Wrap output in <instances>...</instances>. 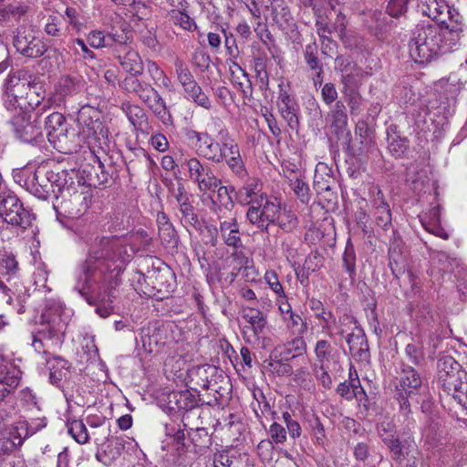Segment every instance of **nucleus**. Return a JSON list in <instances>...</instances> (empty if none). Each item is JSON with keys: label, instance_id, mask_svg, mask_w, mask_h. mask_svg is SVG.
Returning <instances> with one entry per match:
<instances>
[{"label": "nucleus", "instance_id": "nucleus-1", "mask_svg": "<svg viewBox=\"0 0 467 467\" xmlns=\"http://www.w3.org/2000/svg\"><path fill=\"white\" fill-rule=\"evenodd\" d=\"M130 254L122 240L117 236H98L80 268L74 290L89 305H96V313L108 317L114 310L112 290L120 284V275Z\"/></svg>", "mask_w": 467, "mask_h": 467}, {"label": "nucleus", "instance_id": "nucleus-2", "mask_svg": "<svg viewBox=\"0 0 467 467\" xmlns=\"http://www.w3.org/2000/svg\"><path fill=\"white\" fill-rule=\"evenodd\" d=\"M68 311L58 302L49 304L32 332L31 346L38 354L47 355L50 345L61 344L69 321Z\"/></svg>", "mask_w": 467, "mask_h": 467}, {"label": "nucleus", "instance_id": "nucleus-3", "mask_svg": "<svg viewBox=\"0 0 467 467\" xmlns=\"http://www.w3.org/2000/svg\"><path fill=\"white\" fill-rule=\"evenodd\" d=\"M451 51L453 49L443 37L442 30L431 24L418 25L409 42L410 57L420 64L427 63L441 54Z\"/></svg>", "mask_w": 467, "mask_h": 467}, {"label": "nucleus", "instance_id": "nucleus-4", "mask_svg": "<svg viewBox=\"0 0 467 467\" xmlns=\"http://www.w3.org/2000/svg\"><path fill=\"white\" fill-rule=\"evenodd\" d=\"M138 76H128L119 84L129 94H134L152 113L168 125L171 122V115L166 102L151 84L140 80Z\"/></svg>", "mask_w": 467, "mask_h": 467}, {"label": "nucleus", "instance_id": "nucleus-5", "mask_svg": "<svg viewBox=\"0 0 467 467\" xmlns=\"http://www.w3.org/2000/svg\"><path fill=\"white\" fill-rule=\"evenodd\" d=\"M41 86L36 82V79L32 77H27L26 73L18 71L10 74L5 79V95L9 99H14L15 102L10 99V102L5 101L6 108L15 109V103L17 102L18 99H27V103L30 107L38 106L40 99L44 97L40 95L39 90Z\"/></svg>", "mask_w": 467, "mask_h": 467}, {"label": "nucleus", "instance_id": "nucleus-6", "mask_svg": "<svg viewBox=\"0 0 467 467\" xmlns=\"http://www.w3.org/2000/svg\"><path fill=\"white\" fill-rule=\"evenodd\" d=\"M0 216L13 226L25 230L31 226L34 214L26 207L19 198L12 192H0Z\"/></svg>", "mask_w": 467, "mask_h": 467}, {"label": "nucleus", "instance_id": "nucleus-7", "mask_svg": "<svg viewBox=\"0 0 467 467\" xmlns=\"http://www.w3.org/2000/svg\"><path fill=\"white\" fill-rule=\"evenodd\" d=\"M79 127L88 138L93 139L103 149L109 143V130L100 120V112L94 107L85 105L80 108L77 118Z\"/></svg>", "mask_w": 467, "mask_h": 467}, {"label": "nucleus", "instance_id": "nucleus-8", "mask_svg": "<svg viewBox=\"0 0 467 467\" xmlns=\"http://www.w3.org/2000/svg\"><path fill=\"white\" fill-rule=\"evenodd\" d=\"M279 202L261 193L246 211V219L261 232L268 234L269 226L274 223L278 212Z\"/></svg>", "mask_w": 467, "mask_h": 467}, {"label": "nucleus", "instance_id": "nucleus-9", "mask_svg": "<svg viewBox=\"0 0 467 467\" xmlns=\"http://www.w3.org/2000/svg\"><path fill=\"white\" fill-rule=\"evenodd\" d=\"M32 115L23 110L22 107H15V114L9 124L17 139L23 142H33L42 136L40 120H32Z\"/></svg>", "mask_w": 467, "mask_h": 467}, {"label": "nucleus", "instance_id": "nucleus-10", "mask_svg": "<svg viewBox=\"0 0 467 467\" xmlns=\"http://www.w3.org/2000/svg\"><path fill=\"white\" fill-rule=\"evenodd\" d=\"M182 167L188 171V177L198 185L202 192L214 191L221 183L208 164H203L196 157L186 160Z\"/></svg>", "mask_w": 467, "mask_h": 467}, {"label": "nucleus", "instance_id": "nucleus-11", "mask_svg": "<svg viewBox=\"0 0 467 467\" xmlns=\"http://www.w3.org/2000/svg\"><path fill=\"white\" fill-rule=\"evenodd\" d=\"M219 135L221 136L219 150V153H221V162L225 161L234 174L241 179L244 178L247 175V171L241 158L237 143L229 136L227 130H221Z\"/></svg>", "mask_w": 467, "mask_h": 467}, {"label": "nucleus", "instance_id": "nucleus-12", "mask_svg": "<svg viewBox=\"0 0 467 467\" xmlns=\"http://www.w3.org/2000/svg\"><path fill=\"white\" fill-rule=\"evenodd\" d=\"M442 30V36L449 43L450 47L454 50L460 46V40L466 26L462 21V16L459 12L449 7L448 16H445L444 22H438Z\"/></svg>", "mask_w": 467, "mask_h": 467}, {"label": "nucleus", "instance_id": "nucleus-13", "mask_svg": "<svg viewBox=\"0 0 467 467\" xmlns=\"http://www.w3.org/2000/svg\"><path fill=\"white\" fill-rule=\"evenodd\" d=\"M219 223L220 237L223 244L234 249L243 247L240 224L234 213L216 216Z\"/></svg>", "mask_w": 467, "mask_h": 467}, {"label": "nucleus", "instance_id": "nucleus-14", "mask_svg": "<svg viewBox=\"0 0 467 467\" xmlns=\"http://www.w3.org/2000/svg\"><path fill=\"white\" fill-rule=\"evenodd\" d=\"M397 379L396 389L400 397L410 398L421 393L422 379L412 367L404 366Z\"/></svg>", "mask_w": 467, "mask_h": 467}, {"label": "nucleus", "instance_id": "nucleus-15", "mask_svg": "<svg viewBox=\"0 0 467 467\" xmlns=\"http://www.w3.org/2000/svg\"><path fill=\"white\" fill-rule=\"evenodd\" d=\"M27 437V421H18L16 425L0 431V450L3 452H11L22 445Z\"/></svg>", "mask_w": 467, "mask_h": 467}, {"label": "nucleus", "instance_id": "nucleus-16", "mask_svg": "<svg viewBox=\"0 0 467 467\" xmlns=\"http://www.w3.org/2000/svg\"><path fill=\"white\" fill-rule=\"evenodd\" d=\"M16 51L26 57H39L47 51L46 44L32 34L26 35L20 30L14 37Z\"/></svg>", "mask_w": 467, "mask_h": 467}, {"label": "nucleus", "instance_id": "nucleus-17", "mask_svg": "<svg viewBox=\"0 0 467 467\" xmlns=\"http://www.w3.org/2000/svg\"><path fill=\"white\" fill-rule=\"evenodd\" d=\"M278 87L279 93L277 97V106L279 112L292 130H297L299 126V119L297 116L299 106L282 84Z\"/></svg>", "mask_w": 467, "mask_h": 467}, {"label": "nucleus", "instance_id": "nucleus-18", "mask_svg": "<svg viewBox=\"0 0 467 467\" xmlns=\"http://www.w3.org/2000/svg\"><path fill=\"white\" fill-rule=\"evenodd\" d=\"M443 390L458 404L467 409V381H462L459 373H445L440 377Z\"/></svg>", "mask_w": 467, "mask_h": 467}, {"label": "nucleus", "instance_id": "nucleus-19", "mask_svg": "<svg viewBox=\"0 0 467 467\" xmlns=\"http://www.w3.org/2000/svg\"><path fill=\"white\" fill-rule=\"evenodd\" d=\"M26 191L39 199L46 200L51 195V184L48 182L47 166L38 167L25 180Z\"/></svg>", "mask_w": 467, "mask_h": 467}, {"label": "nucleus", "instance_id": "nucleus-20", "mask_svg": "<svg viewBox=\"0 0 467 467\" xmlns=\"http://www.w3.org/2000/svg\"><path fill=\"white\" fill-rule=\"evenodd\" d=\"M45 130L50 143L66 142L68 128L65 117L59 112L49 114L45 119Z\"/></svg>", "mask_w": 467, "mask_h": 467}, {"label": "nucleus", "instance_id": "nucleus-21", "mask_svg": "<svg viewBox=\"0 0 467 467\" xmlns=\"http://www.w3.org/2000/svg\"><path fill=\"white\" fill-rule=\"evenodd\" d=\"M317 32L319 37L322 39L323 44L325 41L332 44L331 34L337 33L340 37L345 34L347 26V18L339 11L337 15L336 20L333 25H330L327 18L322 16H317L316 20Z\"/></svg>", "mask_w": 467, "mask_h": 467}, {"label": "nucleus", "instance_id": "nucleus-22", "mask_svg": "<svg viewBox=\"0 0 467 467\" xmlns=\"http://www.w3.org/2000/svg\"><path fill=\"white\" fill-rule=\"evenodd\" d=\"M272 20L282 31L293 30L296 26L293 16L285 0H270Z\"/></svg>", "mask_w": 467, "mask_h": 467}, {"label": "nucleus", "instance_id": "nucleus-23", "mask_svg": "<svg viewBox=\"0 0 467 467\" xmlns=\"http://www.w3.org/2000/svg\"><path fill=\"white\" fill-rule=\"evenodd\" d=\"M21 370L15 365L5 366L0 371V402L18 387Z\"/></svg>", "mask_w": 467, "mask_h": 467}, {"label": "nucleus", "instance_id": "nucleus-24", "mask_svg": "<svg viewBox=\"0 0 467 467\" xmlns=\"http://www.w3.org/2000/svg\"><path fill=\"white\" fill-rule=\"evenodd\" d=\"M370 192L373 196L372 202L375 210L374 216L376 223L379 226L387 228L391 224L392 220L389 205L385 201L383 192L379 187H373Z\"/></svg>", "mask_w": 467, "mask_h": 467}, {"label": "nucleus", "instance_id": "nucleus-25", "mask_svg": "<svg viewBox=\"0 0 467 467\" xmlns=\"http://www.w3.org/2000/svg\"><path fill=\"white\" fill-rule=\"evenodd\" d=\"M417 7L422 16L438 23L445 21L450 6L445 0H420Z\"/></svg>", "mask_w": 467, "mask_h": 467}, {"label": "nucleus", "instance_id": "nucleus-26", "mask_svg": "<svg viewBox=\"0 0 467 467\" xmlns=\"http://www.w3.org/2000/svg\"><path fill=\"white\" fill-rule=\"evenodd\" d=\"M316 363L314 366H321L322 368H329L332 363L337 361V350L327 339H318L314 346Z\"/></svg>", "mask_w": 467, "mask_h": 467}, {"label": "nucleus", "instance_id": "nucleus-27", "mask_svg": "<svg viewBox=\"0 0 467 467\" xmlns=\"http://www.w3.org/2000/svg\"><path fill=\"white\" fill-rule=\"evenodd\" d=\"M351 356L357 360H367L368 358V345L363 330L356 327L346 337Z\"/></svg>", "mask_w": 467, "mask_h": 467}, {"label": "nucleus", "instance_id": "nucleus-28", "mask_svg": "<svg viewBox=\"0 0 467 467\" xmlns=\"http://www.w3.org/2000/svg\"><path fill=\"white\" fill-rule=\"evenodd\" d=\"M306 350L307 346L303 336H296L291 340L275 348V351L279 354L281 359L285 361L304 357L306 354Z\"/></svg>", "mask_w": 467, "mask_h": 467}, {"label": "nucleus", "instance_id": "nucleus-29", "mask_svg": "<svg viewBox=\"0 0 467 467\" xmlns=\"http://www.w3.org/2000/svg\"><path fill=\"white\" fill-rule=\"evenodd\" d=\"M28 5L16 2L0 5V26H12L26 15Z\"/></svg>", "mask_w": 467, "mask_h": 467}, {"label": "nucleus", "instance_id": "nucleus-30", "mask_svg": "<svg viewBox=\"0 0 467 467\" xmlns=\"http://www.w3.org/2000/svg\"><path fill=\"white\" fill-rule=\"evenodd\" d=\"M123 52L124 54H119L117 58L124 71L130 76H140L143 73L144 67L140 54L130 47H124Z\"/></svg>", "mask_w": 467, "mask_h": 467}, {"label": "nucleus", "instance_id": "nucleus-31", "mask_svg": "<svg viewBox=\"0 0 467 467\" xmlns=\"http://www.w3.org/2000/svg\"><path fill=\"white\" fill-rule=\"evenodd\" d=\"M217 193L213 198L211 211L215 216H221L222 214H232L234 213L233 208L234 202L229 194V190L225 186H217Z\"/></svg>", "mask_w": 467, "mask_h": 467}, {"label": "nucleus", "instance_id": "nucleus-32", "mask_svg": "<svg viewBox=\"0 0 467 467\" xmlns=\"http://www.w3.org/2000/svg\"><path fill=\"white\" fill-rule=\"evenodd\" d=\"M18 272V263L15 256L4 250H0V288L5 291L6 285L5 281L16 275Z\"/></svg>", "mask_w": 467, "mask_h": 467}, {"label": "nucleus", "instance_id": "nucleus-33", "mask_svg": "<svg viewBox=\"0 0 467 467\" xmlns=\"http://www.w3.org/2000/svg\"><path fill=\"white\" fill-rule=\"evenodd\" d=\"M187 8L171 9L167 13V17L173 26L183 31L192 33L198 28V26L194 18L189 16Z\"/></svg>", "mask_w": 467, "mask_h": 467}, {"label": "nucleus", "instance_id": "nucleus-34", "mask_svg": "<svg viewBox=\"0 0 467 467\" xmlns=\"http://www.w3.org/2000/svg\"><path fill=\"white\" fill-rule=\"evenodd\" d=\"M243 318L249 324L254 335L257 337L264 333L267 324L266 316L259 309L246 307L243 310Z\"/></svg>", "mask_w": 467, "mask_h": 467}, {"label": "nucleus", "instance_id": "nucleus-35", "mask_svg": "<svg viewBox=\"0 0 467 467\" xmlns=\"http://www.w3.org/2000/svg\"><path fill=\"white\" fill-rule=\"evenodd\" d=\"M383 442L391 452L392 460L398 464H401L407 456L411 452L412 445L406 441L401 442L398 437H384Z\"/></svg>", "mask_w": 467, "mask_h": 467}, {"label": "nucleus", "instance_id": "nucleus-36", "mask_svg": "<svg viewBox=\"0 0 467 467\" xmlns=\"http://www.w3.org/2000/svg\"><path fill=\"white\" fill-rule=\"evenodd\" d=\"M175 73L177 80L182 85L185 96L192 91L199 84L194 79L193 75L185 62L181 58H176L174 61Z\"/></svg>", "mask_w": 467, "mask_h": 467}, {"label": "nucleus", "instance_id": "nucleus-37", "mask_svg": "<svg viewBox=\"0 0 467 467\" xmlns=\"http://www.w3.org/2000/svg\"><path fill=\"white\" fill-rule=\"evenodd\" d=\"M48 182L51 184V195L58 199L59 196L65 197L69 194V188L67 186V172L61 171L55 172L47 167Z\"/></svg>", "mask_w": 467, "mask_h": 467}, {"label": "nucleus", "instance_id": "nucleus-38", "mask_svg": "<svg viewBox=\"0 0 467 467\" xmlns=\"http://www.w3.org/2000/svg\"><path fill=\"white\" fill-rule=\"evenodd\" d=\"M121 109L135 130H142L148 122L143 108L130 102L123 103Z\"/></svg>", "mask_w": 467, "mask_h": 467}, {"label": "nucleus", "instance_id": "nucleus-39", "mask_svg": "<svg viewBox=\"0 0 467 467\" xmlns=\"http://www.w3.org/2000/svg\"><path fill=\"white\" fill-rule=\"evenodd\" d=\"M157 224L161 241L167 244H175L176 232L165 213L159 212L157 213Z\"/></svg>", "mask_w": 467, "mask_h": 467}, {"label": "nucleus", "instance_id": "nucleus-40", "mask_svg": "<svg viewBox=\"0 0 467 467\" xmlns=\"http://www.w3.org/2000/svg\"><path fill=\"white\" fill-rule=\"evenodd\" d=\"M273 224L277 225L284 232L290 233L297 227L298 220L293 211L282 208L279 204Z\"/></svg>", "mask_w": 467, "mask_h": 467}, {"label": "nucleus", "instance_id": "nucleus-41", "mask_svg": "<svg viewBox=\"0 0 467 467\" xmlns=\"http://www.w3.org/2000/svg\"><path fill=\"white\" fill-rule=\"evenodd\" d=\"M231 70L234 84L243 93L244 97H250L252 95V85L248 74L236 63H234Z\"/></svg>", "mask_w": 467, "mask_h": 467}, {"label": "nucleus", "instance_id": "nucleus-42", "mask_svg": "<svg viewBox=\"0 0 467 467\" xmlns=\"http://www.w3.org/2000/svg\"><path fill=\"white\" fill-rule=\"evenodd\" d=\"M182 133L188 145L194 149L197 154L201 151V149L206 147L205 144L211 138V135L207 131L201 132L192 128H184Z\"/></svg>", "mask_w": 467, "mask_h": 467}, {"label": "nucleus", "instance_id": "nucleus-43", "mask_svg": "<svg viewBox=\"0 0 467 467\" xmlns=\"http://www.w3.org/2000/svg\"><path fill=\"white\" fill-rule=\"evenodd\" d=\"M230 258L234 263L233 271H235L236 275L239 274L242 270L246 272V276L255 274V271L253 267V260L248 257L240 248L234 249V251L231 254Z\"/></svg>", "mask_w": 467, "mask_h": 467}, {"label": "nucleus", "instance_id": "nucleus-44", "mask_svg": "<svg viewBox=\"0 0 467 467\" xmlns=\"http://www.w3.org/2000/svg\"><path fill=\"white\" fill-rule=\"evenodd\" d=\"M68 434L78 443L86 444L89 441V435L85 423L81 420H67Z\"/></svg>", "mask_w": 467, "mask_h": 467}, {"label": "nucleus", "instance_id": "nucleus-45", "mask_svg": "<svg viewBox=\"0 0 467 467\" xmlns=\"http://www.w3.org/2000/svg\"><path fill=\"white\" fill-rule=\"evenodd\" d=\"M424 446L427 450H435L441 448L444 444V437L436 426H429L422 434Z\"/></svg>", "mask_w": 467, "mask_h": 467}, {"label": "nucleus", "instance_id": "nucleus-46", "mask_svg": "<svg viewBox=\"0 0 467 467\" xmlns=\"http://www.w3.org/2000/svg\"><path fill=\"white\" fill-rule=\"evenodd\" d=\"M331 126L337 132H342L348 124L346 107L342 101H337L330 113Z\"/></svg>", "mask_w": 467, "mask_h": 467}, {"label": "nucleus", "instance_id": "nucleus-47", "mask_svg": "<svg viewBox=\"0 0 467 467\" xmlns=\"http://www.w3.org/2000/svg\"><path fill=\"white\" fill-rule=\"evenodd\" d=\"M179 210L182 213L181 221L182 223L186 227H192L196 231L202 230V223L199 220L197 214L194 212V208L192 203H188L185 205H182L179 207ZM190 233V230L187 229Z\"/></svg>", "mask_w": 467, "mask_h": 467}, {"label": "nucleus", "instance_id": "nucleus-48", "mask_svg": "<svg viewBox=\"0 0 467 467\" xmlns=\"http://www.w3.org/2000/svg\"><path fill=\"white\" fill-rule=\"evenodd\" d=\"M69 50L79 58L84 60H92L95 58V53L88 47V42L82 38H73L68 43Z\"/></svg>", "mask_w": 467, "mask_h": 467}, {"label": "nucleus", "instance_id": "nucleus-49", "mask_svg": "<svg viewBox=\"0 0 467 467\" xmlns=\"http://www.w3.org/2000/svg\"><path fill=\"white\" fill-rule=\"evenodd\" d=\"M179 410H190L198 406V399L190 390L173 392L171 396Z\"/></svg>", "mask_w": 467, "mask_h": 467}, {"label": "nucleus", "instance_id": "nucleus-50", "mask_svg": "<svg viewBox=\"0 0 467 467\" xmlns=\"http://www.w3.org/2000/svg\"><path fill=\"white\" fill-rule=\"evenodd\" d=\"M283 321L287 330L296 336H303L307 330V324L302 317L295 313H291L288 317L285 316Z\"/></svg>", "mask_w": 467, "mask_h": 467}, {"label": "nucleus", "instance_id": "nucleus-51", "mask_svg": "<svg viewBox=\"0 0 467 467\" xmlns=\"http://www.w3.org/2000/svg\"><path fill=\"white\" fill-rule=\"evenodd\" d=\"M366 76L367 73L362 69V67L358 66L349 74L341 78V82L343 84L342 90L358 89Z\"/></svg>", "mask_w": 467, "mask_h": 467}, {"label": "nucleus", "instance_id": "nucleus-52", "mask_svg": "<svg viewBox=\"0 0 467 467\" xmlns=\"http://www.w3.org/2000/svg\"><path fill=\"white\" fill-rule=\"evenodd\" d=\"M268 433L270 435L271 441H262L258 444V449L263 448L265 445L271 446L272 441L276 444H283L287 440V434L285 428L277 422H274L270 425Z\"/></svg>", "mask_w": 467, "mask_h": 467}, {"label": "nucleus", "instance_id": "nucleus-53", "mask_svg": "<svg viewBox=\"0 0 467 467\" xmlns=\"http://www.w3.org/2000/svg\"><path fill=\"white\" fill-rule=\"evenodd\" d=\"M260 189L258 187V183L252 180L251 182H246L238 192L239 201L243 203L252 205L254 201H256V198H259L258 192Z\"/></svg>", "mask_w": 467, "mask_h": 467}, {"label": "nucleus", "instance_id": "nucleus-54", "mask_svg": "<svg viewBox=\"0 0 467 467\" xmlns=\"http://www.w3.org/2000/svg\"><path fill=\"white\" fill-rule=\"evenodd\" d=\"M343 266L349 277L353 279L356 275V252L350 240L347 242L342 256Z\"/></svg>", "mask_w": 467, "mask_h": 467}, {"label": "nucleus", "instance_id": "nucleus-55", "mask_svg": "<svg viewBox=\"0 0 467 467\" xmlns=\"http://www.w3.org/2000/svg\"><path fill=\"white\" fill-rule=\"evenodd\" d=\"M111 36H107L104 31L99 29L91 30L87 35L88 46L96 49L107 47L111 43Z\"/></svg>", "mask_w": 467, "mask_h": 467}, {"label": "nucleus", "instance_id": "nucleus-56", "mask_svg": "<svg viewBox=\"0 0 467 467\" xmlns=\"http://www.w3.org/2000/svg\"><path fill=\"white\" fill-rule=\"evenodd\" d=\"M205 145L206 147L201 149V151L198 153V155L202 156L205 159L216 163L221 162V153H219L221 140L215 141L211 137Z\"/></svg>", "mask_w": 467, "mask_h": 467}, {"label": "nucleus", "instance_id": "nucleus-57", "mask_svg": "<svg viewBox=\"0 0 467 467\" xmlns=\"http://www.w3.org/2000/svg\"><path fill=\"white\" fill-rule=\"evenodd\" d=\"M64 19L77 32H80L85 27V20L83 16L80 12L74 7H67L66 9Z\"/></svg>", "mask_w": 467, "mask_h": 467}, {"label": "nucleus", "instance_id": "nucleus-58", "mask_svg": "<svg viewBox=\"0 0 467 467\" xmlns=\"http://www.w3.org/2000/svg\"><path fill=\"white\" fill-rule=\"evenodd\" d=\"M317 46L315 42L310 43L305 47V60L306 64L311 67V69H318L317 77L320 76L321 67L319 65V59L317 56Z\"/></svg>", "mask_w": 467, "mask_h": 467}, {"label": "nucleus", "instance_id": "nucleus-59", "mask_svg": "<svg viewBox=\"0 0 467 467\" xmlns=\"http://www.w3.org/2000/svg\"><path fill=\"white\" fill-rule=\"evenodd\" d=\"M345 99L349 107L350 113L357 115L360 111V106L362 103V98L358 92V89L353 90H341Z\"/></svg>", "mask_w": 467, "mask_h": 467}, {"label": "nucleus", "instance_id": "nucleus-60", "mask_svg": "<svg viewBox=\"0 0 467 467\" xmlns=\"http://www.w3.org/2000/svg\"><path fill=\"white\" fill-rule=\"evenodd\" d=\"M307 424L310 430V433L317 441V442L322 443L326 437V434L324 426L321 423L320 419L316 415H312L310 418H308Z\"/></svg>", "mask_w": 467, "mask_h": 467}, {"label": "nucleus", "instance_id": "nucleus-61", "mask_svg": "<svg viewBox=\"0 0 467 467\" xmlns=\"http://www.w3.org/2000/svg\"><path fill=\"white\" fill-rule=\"evenodd\" d=\"M187 99L193 100L198 106L210 109L212 108V101L208 96L202 91L200 86H197L192 91L189 92L186 96Z\"/></svg>", "mask_w": 467, "mask_h": 467}, {"label": "nucleus", "instance_id": "nucleus-62", "mask_svg": "<svg viewBox=\"0 0 467 467\" xmlns=\"http://www.w3.org/2000/svg\"><path fill=\"white\" fill-rule=\"evenodd\" d=\"M356 327H358L356 324V320L353 317L348 315H343L339 317L337 322V334L340 336H348L352 331H356Z\"/></svg>", "mask_w": 467, "mask_h": 467}, {"label": "nucleus", "instance_id": "nucleus-63", "mask_svg": "<svg viewBox=\"0 0 467 467\" xmlns=\"http://www.w3.org/2000/svg\"><path fill=\"white\" fill-rule=\"evenodd\" d=\"M264 279L277 297H285V291L278 280L277 274L274 270H267Z\"/></svg>", "mask_w": 467, "mask_h": 467}, {"label": "nucleus", "instance_id": "nucleus-64", "mask_svg": "<svg viewBox=\"0 0 467 467\" xmlns=\"http://www.w3.org/2000/svg\"><path fill=\"white\" fill-rule=\"evenodd\" d=\"M81 81L76 78L65 76L60 79L61 92L65 95L75 93L80 88Z\"/></svg>", "mask_w": 467, "mask_h": 467}]
</instances>
